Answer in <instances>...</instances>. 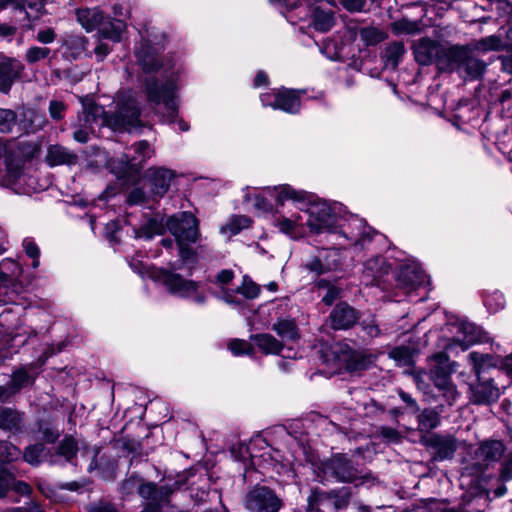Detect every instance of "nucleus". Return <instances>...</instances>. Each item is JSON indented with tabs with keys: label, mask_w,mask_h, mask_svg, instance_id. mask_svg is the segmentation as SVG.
<instances>
[{
	"label": "nucleus",
	"mask_w": 512,
	"mask_h": 512,
	"mask_svg": "<svg viewBox=\"0 0 512 512\" xmlns=\"http://www.w3.org/2000/svg\"><path fill=\"white\" fill-rule=\"evenodd\" d=\"M486 64L476 58L469 45H451L439 60V70L445 72L457 71L464 79L474 80L482 76Z\"/></svg>",
	"instance_id": "nucleus-1"
},
{
	"label": "nucleus",
	"mask_w": 512,
	"mask_h": 512,
	"mask_svg": "<svg viewBox=\"0 0 512 512\" xmlns=\"http://www.w3.org/2000/svg\"><path fill=\"white\" fill-rule=\"evenodd\" d=\"M325 357L327 362H333L334 369H345L351 373L366 370L375 362V356L367 350L353 349L344 342H337L332 345L330 353L325 354Z\"/></svg>",
	"instance_id": "nucleus-2"
},
{
	"label": "nucleus",
	"mask_w": 512,
	"mask_h": 512,
	"mask_svg": "<svg viewBox=\"0 0 512 512\" xmlns=\"http://www.w3.org/2000/svg\"><path fill=\"white\" fill-rule=\"evenodd\" d=\"M505 452L504 444L499 440L482 442L472 453L470 461L463 467V475L477 476L482 474L490 463L497 462Z\"/></svg>",
	"instance_id": "nucleus-3"
},
{
	"label": "nucleus",
	"mask_w": 512,
	"mask_h": 512,
	"mask_svg": "<svg viewBox=\"0 0 512 512\" xmlns=\"http://www.w3.org/2000/svg\"><path fill=\"white\" fill-rule=\"evenodd\" d=\"M351 490L348 487L329 492L315 489L308 497L307 512H338L348 507Z\"/></svg>",
	"instance_id": "nucleus-4"
},
{
	"label": "nucleus",
	"mask_w": 512,
	"mask_h": 512,
	"mask_svg": "<svg viewBox=\"0 0 512 512\" xmlns=\"http://www.w3.org/2000/svg\"><path fill=\"white\" fill-rule=\"evenodd\" d=\"M116 110L111 111L108 117V126L115 130L125 129L132 131L144 124L141 120V112L138 108L136 98H117Z\"/></svg>",
	"instance_id": "nucleus-5"
},
{
	"label": "nucleus",
	"mask_w": 512,
	"mask_h": 512,
	"mask_svg": "<svg viewBox=\"0 0 512 512\" xmlns=\"http://www.w3.org/2000/svg\"><path fill=\"white\" fill-rule=\"evenodd\" d=\"M165 225L177 244H193L200 237L199 221L191 212L176 213L167 218Z\"/></svg>",
	"instance_id": "nucleus-6"
},
{
	"label": "nucleus",
	"mask_w": 512,
	"mask_h": 512,
	"mask_svg": "<svg viewBox=\"0 0 512 512\" xmlns=\"http://www.w3.org/2000/svg\"><path fill=\"white\" fill-rule=\"evenodd\" d=\"M23 162L15 142L0 145V181L13 186L22 176Z\"/></svg>",
	"instance_id": "nucleus-7"
},
{
	"label": "nucleus",
	"mask_w": 512,
	"mask_h": 512,
	"mask_svg": "<svg viewBox=\"0 0 512 512\" xmlns=\"http://www.w3.org/2000/svg\"><path fill=\"white\" fill-rule=\"evenodd\" d=\"M244 507L249 512H278L282 505V499L275 492L263 485H255L245 495Z\"/></svg>",
	"instance_id": "nucleus-8"
},
{
	"label": "nucleus",
	"mask_w": 512,
	"mask_h": 512,
	"mask_svg": "<svg viewBox=\"0 0 512 512\" xmlns=\"http://www.w3.org/2000/svg\"><path fill=\"white\" fill-rule=\"evenodd\" d=\"M335 235L346 240L349 244L363 247L370 242L374 231L367 226L366 222L358 216H350L346 219L339 218Z\"/></svg>",
	"instance_id": "nucleus-9"
},
{
	"label": "nucleus",
	"mask_w": 512,
	"mask_h": 512,
	"mask_svg": "<svg viewBox=\"0 0 512 512\" xmlns=\"http://www.w3.org/2000/svg\"><path fill=\"white\" fill-rule=\"evenodd\" d=\"M306 213L308 214L306 225L311 232L336 234L339 218L328 203L313 204Z\"/></svg>",
	"instance_id": "nucleus-10"
},
{
	"label": "nucleus",
	"mask_w": 512,
	"mask_h": 512,
	"mask_svg": "<svg viewBox=\"0 0 512 512\" xmlns=\"http://www.w3.org/2000/svg\"><path fill=\"white\" fill-rule=\"evenodd\" d=\"M163 282L168 290L174 294L190 298L198 305H203L206 302L205 294L199 291V285L195 281L184 279L179 274L164 272Z\"/></svg>",
	"instance_id": "nucleus-11"
},
{
	"label": "nucleus",
	"mask_w": 512,
	"mask_h": 512,
	"mask_svg": "<svg viewBox=\"0 0 512 512\" xmlns=\"http://www.w3.org/2000/svg\"><path fill=\"white\" fill-rule=\"evenodd\" d=\"M446 50H448V47H444L427 37L418 39L412 45L416 62L423 66L430 65L435 61L439 68V60Z\"/></svg>",
	"instance_id": "nucleus-12"
},
{
	"label": "nucleus",
	"mask_w": 512,
	"mask_h": 512,
	"mask_svg": "<svg viewBox=\"0 0 512 512\" xmlns=\"http://www.w3.org/2000/svg\"><path fill=\"white\" fill-rule=\"evenodd\" d=\"M390 271L391 266L384 257L378 256L369 259L364 264L362 283L366 286L375 285L384 289L385 277L389 275Z\"/></svg>",
	"instance_id": "nucleus-13"
},
{
	"label": "nucleus",
	"mask_w": 512,
	"mask_h": 512,
	"mask_svg": "<svg viewBox=\"0 0 512 512\" xmlns=\"http://www.w3.org/2000/svg\"><path fill=\"white\" fill-rule=\"evenodd\" d=\"M424 445L433 451V460L452 459L458 448L457 440L451 435L432 434L424 439Z\"/></svg>",
	"instance_id": "nucleus-14"
},
{
	"label": "nucleus",
	"mask_w": 512,
	"mask_h": 512,
	"mask_svg": "<svg viewBox=\"0 0 512 512\" xmlns=\"http://www.w3.org/2000/svg\"><path fill=\"white\" fill-rule=\"evenodd\" d=\"M323 471L340 482H352L356 478V470L351 462L339 454L323 463Z\"/></svg>",
	"instance_id": "nucleus-15"
},
{
	"label": "nucleus",
	"mask_w": 512,
	"mask_h": 512,
	"mask_svg": "<svg viewBox=\"0 0 512 512\" xmlns=\"http://www.w3.org/2000/svg\"><path fill=\"white\" fill-rule=\"evenodd\" d=\"M174 177V171L164 167H151L146 172L150 190L157 197H163L168 192Z\"/></svg>",
	"instance_id": "nucleus-16"
},
{
	"label": "nucleus",
	"mask_w": 512,
	"mask_h": 512,
	"mask_svg": "<svg viewBox=\"0 0 512 512\" xmlns=\"http://www.w3.org/2000/svg\"><path fill=\"white\" fill-rule=\"evenodd\" d=\"M331 327L335 330H346L354 326L359 313L345 302L337 304L329 316Z\"/></svg>",
	"instance_id": "nucleus-17"
},
{
	"label": "nucleus",
	"mask_w": 512,
	"mask_h": 512,
	"mask_svg": "<svg viewBox=\"0 0 512 512\" xmlns=\"http://www.w3.org/2000/svg\"><path fill=\"white\" fill-rule=\"evenodd\" d=\"M478 378V383L470 386L471 402L480 405L497 401L500 396L499 388L494 385L491 379L483 380L480 375Z\"/></svg>",
	"instance_id": "nucleus-18"
},
{
	"label": "nucleus",
	"mask_w": 512,
	"mask_h": 512,
	"mask_svg": "<svg viewBox=\"0 0 512 512\" xmlns=\"http://www.w3.org/2000/svg\"><path fill=\"white\" fill-rule=\"evenodd\" d=\"M397 285L406 293L416 290L426 282V275L416 266H403L397 275Z\"/></svg>",
	"instance_id": "nucleus-19"
},
{
	"label": "nucleus",
	"mask_w": 512,
	"mask_h": 512,
	"mask_svg": "<svg viewBox=\"0 0 512 512\" xmlns=\"http://www.w3.org/2000/svg\"><path fill=\"white\" fill-rule=\"evenodd\" d=\"M129 150L132 151V154H130L132 171L138 174L144 167L145 163L155 155L154 148L146 140L133 143Z\"/></svg>",
	"instance_id": "nucleus-20"
},
{
	"label": "nucleus",
	"mask_w": 512,
	"mask_h": 512,
	"mask_svg": "<svg viewBox=\"0 0 512 512\" xmlns=\"http://www.w3.org/2000/svg\"><path fill=\"white\" fill-rule=\"evenodd\" d=\"M148 106L163 121L173 122L178 114L175 98H147Z\"/></svg>",
	"instance_id": "nucleus-21"
},
{
	"label": "nucleus",
	"mask_w": 512,
	"mask_h": 512,
	"mask_svg": "<svg viewBox=\"0 0 512 512\" xmlns=\"http://www.w3.org/2000/svg\"><path fill=\"white\" fill-rule=\"evenodd\" d=\"M85 125H92L99 119L108 126V117L111 116V110L106 111L102 106L95 103L94 98H80Z\"/></svg>",
	"instance_id": "nucleus-22"
},
{
	"label": "nucleus",
	"mask_w": 512,
	"mask_h": 512,
	"mask_svg": "<svg viewBox=\"0 0 512 512\" xmlns=\"http://www.w3.org/2000/svg\"><path fill=\"white\" fill-rule=\"evenodd\" d=\"M267 192L275 198L276 202L283 205L285 201L292 200L295 203L302 204L308 200V195L305 191L295 190L290 185H279L273 188L268 187Z\"/></svg>",
	"instance_id": "nucleus-23"
},
{
	"label": "nucleus",
	"mask_w": 512,
	"mask_h": 512,
	"mask_svg": "<svg viewBox=\"0 0 512 512\" xmlns=\"http://www.w3.org/2000/svg\"><path fill=\"white\" fill-rule=\"evenodd\" d=\"M305 225L306 223L303 222L302 215L281 217L275 221V226L279 231L292 239H298L305 234Z\"/></svg>",
	"instance_id": "nucleus-24"
},
{
	"label": "nucleus",
	"mask_w": 512,
	"mask_h": 512,
	"mask_svg": "<svg viewBox=\"0 0 512 512\" xmlns=\"http://www.w3.org/2000/svg\"><path fill=\"white\" fill-rule=\"evenodd\" d=\"M77 155L61 145H52L48 148L46 162L49 166L74 165Z\"/></svg>",
	"instance_id": "nucleus-25"
},
{
	"label": "nucleus",
	"mask_w": 512,
	"mask_h": 512,
	"mask_svg": "<svg viewBox=\"0 0 512 512\" xmlns=\"http://www.w3.org/2000/svg\"><path fill=\"white\" fill-rule=\"evenodd\" d=\"M146 89L148 96H174L177 91L176 78L173 73L167 75L166 81L159 85L157 79L149 77L146 79Z\"/></svg>",
	"instance_id": "nucleus-26"
},
{
	"label": "nucleus",
	"mask_w": 512,
	"mask_h": 512,
	"mask_svg": "<svg viewBox=\"0 0 512 512\" xmlns=\"http://www.w3.org/2000/svg\"><path fill=\"white\" fill-rule=\"evenodd\" d=\"M76 18L87 32H92L100 27L104 15L98 8H80L76 11Z\"/></svg>",
	"instance_id": "nucleus-27"
},
{
	"label": "nucleus",
	"mask_w": 512,
	"mask_h": 512,
	"mask_svg": "<svg viewBox=\"0 0 512 512\" xmlns=\"http://www.w3.org/2000/svg\"><path fill=\"white\" fill-rule=\"evenodd\" d=\"M126 30V23L120 19L105 18L99 27V34L105 39L113 42H120L123 32Z\"/></svg>",
	"instance_id": "nucleus-28"
},
{
	"label": "nucleus",
	"mask_w": 512,
	"mask_h": 512,
	"mask_svg": "<svg viewBox=\"0 0 512 512\" xmlns=\"http://www.w3.org/2000/svg\"><path fill=\"white\" fill-rule=\"evenodd\" d=\"M87 39L80 35H68L65 37L62 43L64 49V57L69 60H75L79 58L87 47Z\"/></svg>",
	"instance_id": "nucleus-29"
},
{
	"label": "nucleus",
	"mask_w": 512,
	"mask_h": 512,
	"mask_svg": "<svg viewBox=\"0 0 512 512\" xmlns=\"http://www.w3.org/2000/svg\"><path fill=\"white\" fill-rule=\"evenodd\" d=\"M23 427V415L8 407H0V429L19 432Z\"/></svg>",
	"instance_id": "nucleus-30"
},
{
	"label": "nucleus",
	"mask_w": 512,
	"mask_h": 512,
	"mask_svg": "<svg viewBox=\"0 0 512 512\" xmlns=\"http://www.w3.org/2000/svg\"><path fill=\"white\" fill-rule=\"evenodd\" d=\"M106 164L110 171L119 179L138 174L132 171V161L128 153H124L120 157L110 158Z\"/></svg>",
	"instance_id": "nucleus-31"
},
{
	"label": "nucleus",
	"mask_w": 512,
	"mask_h": 512,
	"mask_svg": "<svg viewBox=\"0 0 512 512\" xmlns=\"http://www.w3.org/2000/svg\"><path fill=\"white\" fill-rule=\"evenodd\" d=\"M405 54L404 44L400 41L389 43L382 52V60L386 68L396 69Z\"/></svg>",
	"instance_id": "nucleus-32"
},
{
	"label": "nucleus",
	"mask_w": 512,
	"mask_h": 512,
	"mask_svg": "<svg viewBox=\"0 0 512 512\" xmlns=\"http://www.w3.org/2000/svg\"><path fill=\"white\" fill-rule=\"evenodd\" d=\"M136 57L146 73L156 72L162 66L159 55L148 45H143L136 52Z\"/></svg>",
	"instance_id": "nucleus-33"
},
{
	"label": "nucleus",
	"mask_w": 512,
	"mask_h": 512,
	"mask_svg": "<svg viewBox=\"0 0 512 512\" xmlns=\"http://www.w3.org/2000/svg\"><path fill=\"white\" fill-rule=\"evenodd\" d=\"M78 444L72 436H65L58 444L56 453L50 455V463L57 464V457H63L66 462H70L77 454Z\"/></svg>",
	"instance_id": "nucleus-34"
},
{
	"label": "nucleus",
	"mask_w": 512,
	"mask_h": 512,
	"mask_svg": "<svg viewBox=\"0 0 512 512\" xmlns=\"http://www.w3.org/2000/svg\"><path fill=\"white\" fill-rule=\"evenodd\" d=\"M163 232V221L157 217L148 218L139 228L134 229L135 238L146 240L153 238L155 235H160Z\"/></svg>",
	"instance_id": "nucleus-35"
},
{
	"label": "nucleus",
	"mask_w": 512,
	"mask_h": 512,
	"mask_svg": "<svg viewBox=\"0 0 512 512\" xmlns=\"http://www.w3.org/2000/svg\"><path fill=\"white\" fill-rule=\"evenodd\" d=\"M138 492L142 498L150 500L149 503H158L166 499L172 493V490L166 486L158 489L154 483H144L139 486Z\"/></svg>",
	"instance_id": "nucleus-36"
},
{
	"label": "nucleus",
	"mask_w": 512,
	"mask_h": 512,
	"mask_svg": "<svg viewBox=\"0 0 512 512\" xmlns=\"http://www.w3.org/2000/svg\"><path fill=\"white\" fill-rule=\"evenodd\" d=\"M264 107L281 110L287 113H296L300 109V98H262Z\"/></svg>",
	"instance_id": "nucleus-37"
},
{
	"label": "nucleus",
	"mask_w": 512,
	"mask_h": 512,
	"mask_svg": "<svg viewBox=\"0 0 512 512\" xmlns=\"http://www.w3.org/2000/svg\"><path fill=\"white\" fill-rule=\"evenodd\" d=\"M24 70V64L16 59L0 53V75L12 80L17 79Z\"/></svg>",
	"instance_id": "nucleus-38"
},
{
	"label": "nucleus",
	"mask_w": 512,
	"mask_h": 512,
	"mask_svg": "<svg viewBox=\"0 0 512 512\" xmlns=\"http://www.w3.org/2000/svg\"><path fill=\"white\" fill-rule=\"evenodd\" d=\"M392 33L399 35H417L421 32V21L401 18L390 24Z\"/></svg>",
	"instance_id": "nucleus-39"
},
{
	"label": "nucleus",
	"mask_w": 512,
	"mask_h": 512,
	"mask_svg": "<svg viewBox=\"0 0 512 512\" xmlns=\"http://www.w3.org/2000/svg\"><path fill=\"white\" fill-rule=\"evenodd\" d=\"M253 340L265 354H278L283 348L282 343L270 334H257Z\"/></svg>",
	"instance_id": "nucleus-40"
},
{
	"label": "nucleus",
	"mask_w": 512,
	"mask_h": 512,
	"mask_svg": "<svg viewBox=\"0 0 512 512\" xmlns=\"http://www.w3.org/2000/svg\"><path fill=\"white\" fill-rule=\"evenodd\" d=\"M272 329L283 340H296L299 338L296 323L291 319H282L273 324Z\"/></svg>",
	"instance_id": "nucleus-41"
},
{
	"label": "nucleus",
	"mask_w": 512,
	"mask_h": 512,
	"mask_svg": "<svg viewBox=\"0 0 512 512\" xmlns=\"http://www.w3.org/2000/svg\"><path fill=\"white\" fill-rule=\"evenodd\" d=\"M358 33L361 41L367 46L376 45L388 37L387 32L374 26L363 27Z\"/></svg>",
	"instance_id": "nucleus-42"
},
{
	"label": "nucleus",
	"mask_w": 512,
	"mask_h": 512,
	"mask_svg": "<svg viewBox=\"0 0 512 512\" xmlns=\"http://www.w3.org/2000/svg\"><path fill=\"white\" fill-rule=\"evenodd\" d=\"M48 455L45 446L41 443L28 446L22 456L25 462L32 466H38Z\"/></svg>",
	"instance_id": "nucleus-43"
},
{
	"label": "nucleus",
	"mask_w": 512,
	"mask_h": 512,
	"mask_svg": "<svg viewBox=\"0 0 512 512\" xmlns=\"http://www.w3.org/2000/svg\"><path fill=\"white\" fill-rule=\"evenodd\" d=\"M334 25V17L331 12L323 11L318 8L313 13V26L320 32L329 31Z\"/></svg>",
	"instance_id": "nucleus-44"
},
{
	"label": "nucleus",
	"mask_w": 512,
	"mask_h": 512,
	"mask_svg": "<svg viewBox=\"0 0 512 512\" xmlns=\"http://www.w3.org/2000/svg\"><path fill=\"white\" fill-rule=\"evenodd\" d=\"M251 225V219L247 216H234L229 222L222 226L220 232L222 234L229 233L230 235L238 234L242 229L248 228Z\"/></svg>",
	"instance_id": "nucleus-45"
},
{
	"label": "nucleus",
	"mask_w": 512,
	"mask_h": 512,
	"mask_svg": "<svg viewBox=\"0 0 512 512\" xmlns=\"http://www.w3.org/2000/svg\"><path fill=\"white\" fill-rule=\"evenodd\" d=\"M51 54V49L45 46H30L25 51L24 59L30 64L34 65L42 60L49 58Z\"/></svg>",
	"instance_id": "nucleus-46"
},
{
	"label": "nucleus",
	"mask_w": 512,
	"mask_h": 512,
	"mask_svg": "<svg viewBox=\"0 0 512 512\" xmlns=\"http://www.w3.org/2000/svg\"><path fill=\"white\" fill-rule=\"evenodd\" d=\"M22 451L7 441H0V461L3 463H10L20 459Z\"/></svg>",
	"instance_id": "nucleus-47"
},
{
	"label": "nucleus",
	"mask_w": 512,
	"mask_h": 512,
	"mask_svg": "<svg viewBox=\"0 0 512 512\" xmlns=\"http://www.w3.org/2000/svg\"><path fill=\"white\" fill-rule=\"evenodd\" d=\"M454 368L432 367L430 366V378L436 387L446 386L451 382V374Z\"/></svg>",
	"instance_id": "nucleus-48"
},
{
	"label": "nucleus",
	"mask_w": 512,
	"mask_h": 512,
	"mask_svg": "<svg viewBox=\"0 0 512 512\" xmlns=\"http://www.w3.org/2000/svg\"><path fill=\"white\" fill-rule=\"evenodd\" d=\"M8 5H12L15 9L24 10L26 6L40 12L44 8V4L41 0H0V9L6 8Z\"/></svg>",
	"instance_id": "nucleus-49"
},
{
	"label": "nucleus",
	"mask_w": 512,
	"mask_h": 512,
	"mask_svg": "<svg viewBox=\"0 0 512 512\" xmlns=\"http://www.w3.org/2000/svg\"><path fill=\"white\" fill-rule=\"evenodd\" d=\"M419 426L423 430H431L439 424V414L431 409H425L418 417Z\"/></svg>",
	"instance_id": "nucleus-50"
},
{
	"label": "nucleus",
	"mask_w": 512,
	"mask_h": 512,
	"mask_svg": "<svg viewBox=\"0 0 512 512\" xmlns=\"http://www.w3.org/2000/svg\"><path fill=\"white\" fill-rule=\"evenodd\" d=\"M391 357L402 366H411L414 363L413 352L409 347H396L390 352Z\"/></svg>",
	"instance_id": "nucleus-51"
},
{
	"label": "nucleus",
	"mask_w": 512,
	"mask_h": 512,
	"mask_svg": "<svg viewBox=\"0 0 512 512\" xmlns=\"http://www.w3.org/2000/svg\"><path fill=\"white\" fill-rule=\"evenodd\" d=\"M469 358L473 362L475 373L479 376L481 373V370L485 366L495 365L496 363L493 362V357L489 354H482L479 352H471L469 354Z\"/></svg>",
	"instance_id": "nucleus-52"
},
{
	"label": "nucleus",
	"mask_w": 512,
	"mask_h": 512,
	"mask_svg": "<svg viewBox=\"0 0 512 512\" xmlns=\"http://www.w3.org/2000/svg\"><path fill=\"white\" fill-rule=\"evenodd\" d=\"M484 304L490 312L496 313L505 306L504 295L497 291L493 292L485 297Z\"/></svg>",
	"instance_id": "nucleus-53"
},
{
	"label": "nucleus",
	"mask_w": 512,
	"mask_h": 512,
	"mask_svg": "<svg viewBox=\"0 0 512 512\" xmlns=\"http://www.w3.org/2000/svg\"><path fill=\"white\" fill-rule=\"evenodd\" d=\"M237 292L241 293L245 298L254 299L260 293V287L251 279L244 277L241 287L237 288Z\"/></svg>",
	"instance_id": "nucleus-54"
},
{
	"label": "nucleus",
	"mask_w": 512,
	"mask_h": 512,
	"mask_svg": "<svg viewBox=\"0 0 512 512\" xmlns=\"http://www.w3.org/2000/svg\"><path fill=\"white\" fill-rule=\"evenodd\" d=\"M23 247L25 250V253L27 256L33 259L32 267L34 269L38 268L40 262H39V256H40V250L37 246V244L31 239V238H25L23 240Z\"/></svg>",
	"instance_id": "nucleus-55"
},
{
	"label": "nucleus",
	"mask_w": 512,
	"mask_h": 512,
	"mask_svg": "<svg viewBox=\"0 0 512 512\" xmlns=\"http://www.w3.org/2000/svg\"><path fill=\"white\" fill-rule=\"evenodd\" d=\"M16 121V114L9 109L0 108V131L9 132Z\"/></svg>",
	"instance_id": "nucleus-56"
},
{
	"label": "nucleus",
	"mask_w": 512,
	"mask_h": 512,
	"mask_svg": "<svg viewBox=\"0 0 512 512\" xmlns=\"http://www.w3.org/2000/svg\"><path fill=\"white\" fill-rule=\"evenodd\" d=\"M228 347L232 354L235 356L249 354L252 351V346L244 340H232Z\"/></svg>",
	"instance_id": "nucleus-57"
},
{
	"label": "nucleus",
	"mask_w": 512,
	"mask_h": 512,
	"mask_svg": "<svg viewBox=\"0 0 512 512\" xmlns=\"http://www.w3.org/2000/svg\"><path fill=\"white\" fill-rule=\"evenodd\" d=\"M429 365L432 367L453 368L449 356L445 352H438L429 357Z\"/></svg>",
	"instance_id": "nucleus-58"
},
{
	"label": "nucleus",
	"mask_w": 512,
	"mask_h": 512,
	"mask_svg": "<svg viewBox=\"0 0 512 512\" xmlns=\"http://www.w3.org/2000/svg\"><path fill=\"white\" fill-rule=\"evenodd\" d=\"M39 432L42 434L43 439L48 443H54L60 435L58 429L46 423H41L39 425Z\"/></svg>",
	"instance_id": "nucleus-59"
},
{
	"label": "nucleus",
	"mask_w": 512,
	"mask_h": 512,
	"mask_svg": "<svg viewBox=\"0 0 512 512\" xmlns=\"http://www.w3.org/2000/svg\"><path fill=\"white\" fill-rule=\"evenodd\" d=\"M341 4L349 12H363L367 10L368 0H341Z\"/></svg>",
	"instance_id": "nucleus-60"
},
{
	"label": "nucleus",
	"mask_w": 512,
	"mask_h": 512,
	"mask_svg": "<svg viewBox=\"0 0 512 512\" xmlns=\"http://www.w3.org/2000/svg\"><path fill=\"white\" fill-rule=\"evenodd\" d=\"M30 382V376L25 369H19L12 375V385L16 389L26 386Z\"/></svg>",
	"instance_id": "nucleus-61"
},
{
	"label": "nucleus",
	"mask_w": 512,
	"mask_h": 512,
	"mask_svg": "<svg viewBox=\"0 0 512 512\" xmlns=\"http://www.w3.org/2000/svg\"><path fill=\"white\" fill-rule=\"evenodd\" d=\"M500 47V39L496 36H490L482 39L476 45V48L483 51L498 50Z\"/></svg>",
	"instance_id": "nucleus-62"
},
{
	"label": "nucleus",
	"mask_w": 512,
	"mask_h": 512,
	"mask_svg": "<svg viewBox=\"0 0 512 512\" xmlns=\"http://www.w3.org/2000/svg\"><path fill=\"white\" fill-rule=\"evenodd\" d=\"M361 328L369 338H376L381 334V330L374 319L363 320Z\"/></svg>",
	"instance_id": "nucleus-63"
},
{
	"label": "nucleus",
	"mask_w": 512,
	"mask_h": 512,
	"mask_svg": "<svg viewBox=\"0 0 512 512\" xmlns=\"http://www.w3.org/2000/svg\"><path fill=\"white\" fill-rule=\"evenodd\" d=\"M66 107L62 101L52 100L49 105V112L53 119L60 120L64 117Z\"/></svg>",
	"instance_id": "nucleus-64"
}]
</instances>
